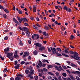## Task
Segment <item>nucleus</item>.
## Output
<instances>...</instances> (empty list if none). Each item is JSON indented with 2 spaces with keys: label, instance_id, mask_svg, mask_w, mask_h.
I'll return each mask as SVG.
<instances>
[{
  "label": "nucleus",
  "instance_id": "2",
  "mask_svg": "<svg viewBox=\"0 0 80 80\" xmlns=\"http://www.w3.org/2000/svg\"><path fill=\"white\" fill-rule=\"evenodd\" d=\"M12 55H13L12 53H9L8 52L7 54V57H8V58H9V59H10V60H11V61H12V60H13V57H12Z\"/></svg>",
  "mask_w": 80,
  "mask_h": 80
},
{
  "label": "nucleus",
  "instance_id": "50",
  "mask_svg": "<svg viewBox=\"0 0 80 80\" xmlns=\"http://www.w3.org/2000/svg\"><path fill=\"white\" fill-rule=\"evenodd\" d=\"M15 63H14V65H16L17 64V63H18V61H15Z\"/></svg>",
  "mask_w": 80,
  "mask_h": 80
},
{
  "label": "nucleus",
  "instance_id": "49",
  "mask_svg": "<svg viewBox=\"0 0 80 80\" xmlns=\"http://www.w3.org/2000/svg\"><path fill=\"white\" fill-rule=\"evenodd\" d=\"M25 63V61H22L21 62V65H23V64H24Z\"/></svg>",
  "mask_w": 80,
  "mask_h": 80
},
{
  "label": "nucleus",
  "instance_id": "35",
  "mask_svg": "<svg viewBox=\"0 0 80 80\" xmlns=\"http://www.w3.org/2000/svg\"><path fill=\"white\" fill-rule=\"evenodd\" d=\"M18 12L19 14H20V15H22V12L20 10H18Z\"/></svg>",
  "mask_w": 80,
  "mask_h": 80
},
{
  "label": "nucleus",
  "instance_id": "44",
  "mask_svg": "<svg viewBox=\"0 0 80 80\" xmlns=\"http://www.w3.org/2000/svg\"><path fill=\"white\" fill-rule=\"evenodd\" d=\"M43 70L44 72H47V69L45 68H43Z\"/></svg>",
  "mask_w": 80,
  "mask_h": 80
},
{
  "label": "nucleus",
  "instance_id": "5",
  "mask_svg": "<svg viewBox=\"0 0 80 80\" xmlns=\"http://www.w3.org/2000/svg\"><path fill=\"white\" fill-rule=\"evenodd\" d=\"M34 45H36V47H40L42 46V44L40 43H36L34 44Z\"/></svg>",
  "mask_w": 80,
  "mask_h": 80
},
{
  "label": "nucleus",
  "instance_id": "47",
  "mask_svg": "<svg viewBox=\"0 0 80 80\" xmlns=\"http://www.w3.org/2000/svg\"><path fill=\"white\" fill-rule=\"evenodd\" d=\"M3 16L4 18H7V15L4 14L3 15Z\"/></svg>",
  "mask_w": 80,
  "mask_h": 80
},
{
  "label": "nucleus",
  "instance_id": "45",
  "mask_svg": "<svg viewBox=\"0 0 80 80\" xmlns=\"http://www.w3.org/2000/svg\"><path fill=\"white\" fill-rule=\"evenodd\" d=\"M7 68H5L3 71V72H7Z\"/></svg>",
  "mask_w": 80,
  "mask_h": 80
},
{
  "label": "nucleus",
  "instance_id": "7",
  "mask_svg": "<svg viewBox=\"0 0 80 80\" xmlns=\"http://www.w3.org/2000/svg\"><path fill=\"white\" fill-rule=\"evenodd\" d=\"M71 73H74V74H76V73H77V74H80V72L79 71H76L75 72H72Z\"/></svg>",
  "mask_w": 80,
  "mask_h": 80
},
{
  "label": "nucleus",
  "instance_id": "46",
  "mask_svg": "<svg viewBox=\"0 0 80 80\" xmlns=\"http://www.w3.org/2000/svg\"><path fill=\"white\" fill-rule=\"evenodd\" d=\"M0 58H1V60H3L4 59H5L4 58L2 57V56L0 55Z\"/></svg>",
  "mask_w": 80,
  "mask_h": 80
},
{
  "label": "nucleus",
  "instance_id": "48",
  "mask_svg": "<svg viewBox=\"0 0 80 80\" xmlns=\"http://www.w3.org/2000/svg\"><path fill=\"white\" fill-rule=\"evenodd\" d=\"M4 39L5 40H8V37H6Z\"/></svg>",
  "mask_w": 80,
  "mask_h": 80
},
{
  "label": "nucleus",
  "instance_id": "25",
  "mask_svg": "<svg viewBox=\"0 0 80 80\" xmlns=\"http://www.w3.org/2000/svg\"><path fill=\"white\" fill-rule=\"evenodd\" d=\"M21 80V78H20L19 77H16L15 78V80Z\"/></svg>",
  "mask_w": 80,
  "mask_h": 80
},
{
  "label": "nucleus",
  "instance_id": "19",
  "mask_svg": "<svg viewBox=\"0 0 80 80\" xmlns=\"http://www.w3.org/2000/svg\"><path fill=\"white\" fill-rule=\"evenodd\" d=\"M33 12H36V7L33 6Z\"/></svg>",
  "mask_w": 80,
  "mask_h": 80
},
{
  "label": "nucleus",
  "instance_id": "26",
  "mask_svg": "<svg viewBox=\"0 0 80 80\" xmlns=\"http://www.w3.org/2000/svg\"><path fill=\"white\" fill-rule=\"evenodd\" d=\"M62 75L63 76V77H67V74L66 73H63L62 74Z\"/></svg>",
  "mask_w": 80,
  "mask_h": 80
},
{
  "label": "nucleus",
  "instance_id": "61",
  "mask_svg": "<svg viewBox=\"0 0 80 80\" xmlns=\"http://www.w3.org/2000/svg\"><path fill=\"white\" fill-rule=\"evenodd\" d=\"M18 28L19 29H20L21 30H23L22 28H21L20 27V26H19V27H18Z\"/></svg>",
  "mask_w": 80,
  "mask_h": 80
},
{
  "label": "nucleus",
  "instance_id": "12",
  "mask_svg": "<svg viewBox=\"0 0 80 80\" xmlns=\"http://www.w3.org/2000/svg\"><path fill=\"white\" fill-rule=\"evenodd\" d=\"M20 67V66H19V64H17V66H14L15 68H16V69H19V68Z\"/></svg>",
  "mask_w": 80,
  "mask_h": 80
},
{
  "label": "nucleus",
  "instance_id": "15",
  "mask_svg": "<svg viewBox=\"0 0 80 80\" xmlns=\"http://www.w3.org/2000/svg\"><path fill=\"white\" fill-rule=\"evenodd\" d=\"M34 72V71L33 70H31L30 71V72H29L31 74H32V75H33V73Z\"/></svg>",
  "mask_w": 80,
  "mask_h": 80
},
{
  "label": "nucleus",
  "instance_id": "20",
  "mask_svg": "<svg viewBox=\"0 0 80 80\" xmlns=\"http://www.w3.org/2000/svg\"><path fill=\"white\" fill-rule=\"evenodd\" d=\"M53 67V65H48V68L49 69L50 68H52Z\"/></svg>",
  "mask_w": 80,
  "mask_h": 80
},
{
  "label": "nucleus",
  "instance_id": "59",
  "mask_svg": "<svg viewBox=\"0 0 80 80\" xmlns=\"http://www.w3.org/2000/svg\"><path fill=\"white\" fill-rule=\"evenodd\" d=\"M57 55L58 56V57H61L62 56V54H60V53H58V54H57Z\"/></svg>",
  "mask_w": 80,
  "mask_h": 80
},
{
  "label": "nucleus",
  "instance_id": "28",
  "mask_svg": "<svg viewBox=\"0 0 80 80\" xmlns=\"http://www.w3.org/2000/svg\"><path fill=\"white\" fill-rule=\"evenodd\" d=\"M71 66H72V67H77V66L76 65H75L72 63H71Z\"/></svg>",
  "mask_w": 80,
  "mask_h": 80
},
{
  "label": "nucleus",
  "instance_id": "40",
  "mask_svg": "<svg viewBox=\"0 0 80 80\" xmlns=\"http://www.w3.org/2000/svg\"><path fill=\"white\" fill-rule=\"evenodd\" d=\"M76 78L77 80H80V78L78 76L76 77Z\"/></svg>",
  "mask_w": 80,
  "mask_h": 80
},
{
  "label": "nucleus",
  "instance_id": "55",
  "mask_svg": "<svg viewBox=\"0 0 80 80\" xmlns=\"http://www.w3.org/2000/svg\"><path fill=\"white\" fill-rule=\"evenodd\" d=\"M43 35L44 36H46V32H43Z\"/></svg>",
  "mask_w": 80,
  "mask_h": 80
},
{
  "label": "nucleus",
  "instance_id": "41",
  "mask_svg": "<svg viewBox=\"0 0 80 80\" xmlns=\"http://www.w3.org/2000/svg\"><path fill=\"white\" fill-rule=\"evenodd\" d=\"M33 53L34 55H37V51H34Z\"/></svg>",
  "mask_w": 80,
  "mask_h": 80
},
{
  "label": "nucleus",
  "instance_id": "36",
  "mask_svg": "<svg viewBox=\"0 0 80 80\" xmlns=\"http://www.w3.org/2000/svg\"><path fill=\"white\" fill-rule=\"evenodd\" d=\"M19 45H22H22H23V43H22V41L21 40L20 41V43H19Z\"/></svg>",
  "mask_w": 80,
  "mask_h": 80
},
{
  "label": "nucleus",
  "instance_id": "1",
  "mask_svg": "<svg viewBox=\"0 0 80 80\" xmlns=\"http://www.w3.org/2000/svg\"><path fill=\"white\" fill-rule=\"evenodd\" d=\"M17 18H18V22L20 23H22V22H23L24 21H25V22H28V20H27V19L26 18H21L20 19V18L19 17L17 16Z\"/></svg>",
  "mask_w": 80,
  "mask_h": 80
},
{
  "label": "nucleus",
  "instance_id": "60",
  "mask_svg": "<svg viewBox=\"0 0 80 80\" xmlns=\"http://www.w3.org/2000/svg\"><path fill=\"white\" fill-rule=\"evenodd\" d=\"M48 79H52V77L51 76H49L48 77Z\"/></svg>",
  "mask_w": 80,
  "mask_h": 80
},
{
  "label": "nucleus",
  "instance_id": "21",
  "mask_svg": "<svg viewBox=\"0 0 80 80\" xmlns=\"http://www.w3.org/2000/svg\"><path fill=\"white\" fill-rule=\"evenodd\" d=\"M14 58H18L19 56L17 54H14Z\"/></svg>",
  "mask_w": 80,
  "mask_h": 80
},
{
  "label": "nucleus",
  "instance_id": "63",
  "mask_svg": "<svg viewBox=\"0 0 80 80\" xmlns=\"http://www.w3.org/2000/svg\"><path fill=\"white\" fill-rule=\"evenodd\" d=\"M53 78L55 80H58V79L55 77H53Z\"/></svg>",
  "mask_w": 80,
  "mask_h": 80
},
{
  "label": "nucleus",
  "instance_id": "53",
  "mask_svg": "<svg viewBox=\"0 0 80 80\" xmlns=\"http://www.w3.org/2000/svg\"><path fill=\"white\" fill-rule=\"evenodd\" d=\"M64 52L65 53H69V52H68V51L67 50V49H65Z\"/></svg>",
  "mask_w": 80,
  "mask_h": 80
},
{
  "label": "nucleus",
  "instance_id": "27",
  "mask_svg": "<svg viewBox=\"0 0 80 80\" xmlns=\"http://www.w3.org/2000/svg\"><path fill=\"white\" fill-rule=\"evenodd\" d=\"M3 10L4 11V12H6V13H8V10L7 9H4Z\"/></svg>",
  "mask_w": 80,
  "mask_h": 80
},
{
  "label": "nucleus",
  "instance_id": "33",
  "mask_svg": "<svg viewBox=\"0 0 80 80\" xmlns=\"http://www.w3.org/2000/svg\"><path fill=\"white\" fill-rule=\"evenodd\" d=\"M24 53L26 54V55L27 56H28V55H29V52H24Z\"/></svg>",
  "mask_w": 80,
  "mask_h": 80
},
{
  "label": "nucleus",
  "instance_id": "22",
  "mask_svg": "<svg viewBox=\"0 0 80 80\" xmlns=\"http://www.w3.org/2000/svg\"><path fill=\"white\" fill-rule=\"evenodd\" d=\"M47 62V63H49V62L48 61V60H44L43 61H42V62H43V63L45 62Z\"/></svg>",
  "mask_w": 80,
  "mask_h": 80
},
{
  "label": "nucleus",
  "instance_id": "37",
  "mask_svg": "<svg viewBox=\"0 0 80 80\" xmlns=\"http://www.w3.org/2000/svg\"><path fill=\"white\" fill-rule=\"evenodd\" d=\"M62 67L63 68H64V69H67V67H66L65 66L62 65Z\"/></svg>",
  "mask_w": 80,
  "mask_h": 80
},
{
  "label": "nucleus",
  "instance_id": "30",
  "mask_svg": "<svg viewBox=\"0 0 80 80\" xmlns=\"http://www.w3.org/2000/svg\"><path fill=\"white\" fill-rule=\"evenodd\" d=\"M48 74L49 75H53V76H54V74L52 73V72H48Z\"/></svg>",
  "mask_w": 80,
  "mask_h": 80
},
{
  "label": "nucleus",
  "instance_id": "64",
  "mask_svg": "<svg viewBox=\"0 0 80 80\" xmlns=\"http://www.w3.org/2000/svg\"><path fill=\"white\" fill-rule=\"evenodd\" d=\"M55 68H56V69L57 70L59 68H58V67L57 66H55Z\"/></svg>",
  "mask_w": 80,
  "mask_h": 80
},
{
  "label": "nucleus",
  "instance_id": "6",
  "mask_svg": "<svg viewBox=\"0 0 80 80\" xmlns=\"http://www.w3.org/2000/svg\"><path fill=\"white\" fill-rule=\"evenodd\" d=\"M78 54L77 53V52H75L74 53V55L73 56V57H74L75 58H78Z\"/></svg>",
  "mask_w": 80,
  "mask_h": 80
},
{
  "label": "nucleus",
  "instance_id": "9",
  "mask_svg": "<svg viewBox=\"0 0 80 80\" xmlns=\"http://www.w3.org/2000/svg\"><path fill=\"white\" fill-rule=\"evenodd\" d=\"M39 50L41 51V50H45V48L44 47H40V48H39Z\"/></svg>",
  "mask_w": 80,
  "mask_h": 80
},
{
  "label": "nucleus",
  "instance_id": "62",
  "mask_svg": "<svg viewBox=\"0 0 80 80\" xmlns=\"http://www.w3.org/2000/svg\"><path fill=\"white\" fill-rule=\"evenodd\" d=\"M23 58H24V57H26V54L24 53V54L23 56Z\"/></svg>",
  "mask_w": 80,
  "mask_h": 80
},
{
  "label": "nucleus",
  "instance_id": "3",
  "mask_svg": "<svg viewBox=\"0 0 80 80\" xmlns=\"http://www.w3.org/2000/svg\"><path fill=\"white\" fill-rule=\"evenodd\" d=\"M50 48L51 50H52V53L53 54L56 53L57 55V54H58V51L56 52V49H55V48H53H53H52L51 47Z\"/></svg>",
  "mask_w": 80,
  "mask_h": 80
},
{
  "label": "nucleus",
  "instance_id": "57",
  "mask_svg": "<svg viewBox=\"0 0 80 80\" xmlns=\"http://www.w3.org/2000/svg\"><path fill=\"white\" fill-rule=\"evenodd\" d=\"M66 71H67V72H68V73H69V74H70V73H71L70 71L68 70H67Z\"/></svg>",
  "mask_w": 80,
  "mask_h": 80
},
{
  "label": "nucleus",
  "instance_id": "24",
  "mask_svg": "<svg viewBox=\"0 0 80 80\" xmlns=\"http://www.w3.org/2000/svg\"><path fill=\"white\" fill-rule=\"evenodd\" d=\"M67 11L68 12H70L72 11V10H71V9L70 8H68V9L67 10Z\"/></svg>",
  "mask_w": 80,
  "mask_h": 80
},
{
  "label": "nucleus",
  "instance_id": "8",
  "mask_svg": "<svg viewBox=\"0 0 80 80\" xmlns=\"http://www.w3.org/2000/svg\"><path fill=\"white\" fill-rule=\"evenodd\" d=\"M39 63H38V64L40 67H42V62L40 61H39Z\"/></svg>",
  "mask_w": 80,
  "mask_h": 80
},
{
  "label": "nucleus",
  "instance_id": "58",
  "mask_svg": "<svg viewBox=\"0 0 80 80\" xmlns=\"http://www.w3.org/2000/svg\"><path fill=\"white\" fill-rule=\"evenodd\" d=\"M31 74H28V77H29V78H30V77H31V76L32 75Z\"/></svg>",
  "mask_w": 80,
  "mask_h": 80
},
{
  "label": "nucleus",
  "instance_id": "4",
  "mask_svg": "<svg viewBox=\"0 0 80 80\" xmlns=\"http://www.w3.org/2000/svg\"><path fill=\"white\" fill-rule=\"evenodd\" d=\"M9 51H10L9 48H7L5 49L4 50L5 54H7L8 53V52Z\"/></svg>",
  "mask_w": 80,
  "mask_h": 80
},
{
  "label": "nucleus",
  "instance_id": "18",
  "mask_svg": "<svg viewBox=\"0 0 80 80\" xmlns=\"http://www.w3.org/2000/svg\"><path fill=\"white\" fill-rule=\"evenodd\" d=\"M62 54L63 56H64V57H69V56H68V55H66V54L63 53H62Z\"/></svg>",
  "mask_w": 80,
  "mask_h": 80
},
{
  "label": "nucleus",
  "instance_id": "39",
  "mask_svg": "<svg viewBox=\"0 0 80 80\" xmlns=\"http://www.w3.org/2000/svg\"><path fill=\"white\" fill-rule=\"evenodd\" d=\"M58 79L59 80H62V77L60 76H59L58 77Z\"/></svg>",
  "mask_w": 80,
  "mask_h": 80
},
{
  "label": "nucleus",
  "instance_id": "52",
  "mask_svg": "<svg viewBox=\"0 0 80 80\" xmlns=\"http://www.w3.org/2000/svg\"><path fill=\"white\" fill-rule=\"evenodd\" d=\"M45 28L46 30H48L49 28L48 27H47V26H45Z\"/></svg>",
  "mask_w": 80,
  "mask_h": 80
},
{
  "label": "nucleus",
  "instance_id": "31",
  "mask_svg": "<svg viewBox=\"0 0 80 80\" xmlns=\"http://www.w3.org/2000/svg\"><path fill=\"white\" fill-rule=\"evenodd\" d=\"M25 72L26 74H28L29 73V71L28 69H26L25 71Z\"/></svg>",
  "mask_w": 80,
  "mask_h": 80
},
{
  "label": "nucleus",
  "instance_id": "11",
  "mask_svg": "<svg viewBox=\"0 0 80 80\" xmlns=\"http://www.w3.org/2000/svg\"><path fill=\"white\" fill-rule=\"evenodd\" d=\"M26 34L27 35V36L28 37L30 36V32L28 31L26 32Z\"/></svg>",
  "mask_w": 80,
  "mask_h": 80
},
{
  "label": "nucleus",
  "instance_id": "29",
  "mask_svg": "<svg viewBox=\"0 0 80 80\" xmlns=\"http://www.w3.org/2000/svg\"><path fill=\"white\" fill-rule=\"evenodd\" d=\"M33 28H34V29H36L38 30V28L35 25H34L33 27Z\"/></svg>",
  "mask_w": 80,
  "mask_h": 80
},
{
  "label": "nucleus",
  "instance_id": "51",
  "mask_svg": "<svg viewBox=\"0 0 80 80\" xmlns=\"http://www.w3.org/2000/svg\"><path fill=\"white\" fill-rule=\"evenodd\" d=\"M34 78H35V80H37V79H38V76H34Z\"/></svg>",
  "mask_w": 80,
  "mask_h": 80
},
{
  "label": "nucleus",
  "instance_id": "43",
  "mask_svg": "<svg viewBox=\"0 0 80 80\" xmlns=\"http://www.w3.org/2000/svg\"><path fill=\"white\" fill-rule=\"evenodd\" d=\"M69 53L70 54H73L75 53L73 51H69Z\"/></svg>",
  "mask_w": 80,
  "mask_h": 80
},
{
  "label": "nucleus",
  "instance_id": "38",
  "mask_svg": "<svg viewBox=\"0 0 80 80\" xmlns=\"http://www.w3.org/2000/svg\"><path fill=\"white\" fill-rule=\"evenodd\" d=\"M59 68L60 69V70H62L63 71H64V70H63V68H62V67H61V65L59 66Z\"/></svg>",
  "mask_w": 80,
  "mask_h": 80
},
{
  "label": "nucleus",
  "instance_id": "16",
  "mask_svg": "<svg viewBox=\"0 0 80 80\" xmlns=\"http://www.w3.org/2000/svg\"><path fill=\"white\" fill-rule=\"evenodd\" d=\"M17 77H21L22 78L23 77V75H22L21 74H18L17 75Z\"/></svg>",
  "mask_w": 80,
  "mask_h": 80
},
{
  "label": "nucleus",
  "instance_id": "10",
  "mask_svg": "<svg viewBox=\"0 0 80 80\" xmlns=\"http://www.w3.org/2000/svg\"><path fill=\"white\" fill-rule=\"evenodd\" d=\"M33 36L35 37H37V38L36 39V40H38V38H39V36L38 35L36 34H34Z\"/></svg>",
  "mask_w": 80,
  "mask_h": 80
},
{
  "label": "nucleus",
  "instance_id": "34",
  "mask_svg": "<svg viewBox=\"0 0 80 80\" xmlns=\"http://www.w3.org/2000/svg\"><path fill=\"white\" fill-rule=\"evenodd\" d=\"M70 38H71V40H72L73 38H75V37H74L72 35H71L70 36Z\"/></svg>",
  "mask_w": 80,
  "mask_h": 80
},
{
  "label": "nucleus",
  "instance_id": "13",
  "mask_svg": "<svg viewBox=\"0 0 80 80\" xmlns=\"http://www.w3.org/2000/svg\"><path fill=\"white\" fill-rule=\"evenodd\" d=\"M22 31H23L24 30V31H28V28H27L26 27H23L22 28Z\"/></svg>",
  "mask_w": 80,
  "mask_h": 80
},
{
  "label": "nucleus",
  "instance_id": "42",
  "mask_svg": "<svg viewBox=\"0 0 80 80\" xmlns=\"http://www.w3.org/2000/svg\"><path fill=\"white\" fill-rule=\"evenodd\" d=\"M68 8L67 7L65 6L63 7V9H64V10H67V9Z\"/></svg>",
  "mask_w": 80,
  "mask_h": 80
},
{
  "label": "nucleus",
  "instance_id": "54",
  "mask_svg": "<svg viewBox=\"0 0 80 80\" xmlns=\"http://www.w3.org/2000/svg\"><path fill=\"white\" fill-rule=\"evenodd\" d=\"M0 9H4V8L2 5H0Z\"/></svg>",
  "mask_w": 80,
  "mask_h": 80
},
{
  "label": "nucleus",
  "instance_id": "14",
  "mask_svg": "<svg viewBox=\"0 0 80 80\" xmlns=\"http://www.w3.org/2000/svg\"><path fill=\"white\" fill-rule=\"evenodd\" d=\"M13 20L14 22H15V23H18V21H17V20H16L15 18H13Z\"/></svg>",
  "mask_w": 80,
  "mask_h": 80
},
{
  "label": "nucleus",
  "instance_id": "32",
  "mask_svg": "<svg viewBox=\"0 0 80 80\" xmlns=\"http://www.w3.org/2000/svg\"><path fill=\"white\" fill-rule=\"evenodd\" d=\"M57 50H58V51H59V52H61L62 49L60 48H58L56 49Z\"/></svg>",
  "mask_w": 80,
  "mask_h": 80
},
{
  "label": "nucleus",
  "instance_id": "56",
  "mask_svg": "<svg viewBox=\"0 0 80 80\" xmlns=\"http://www.w3.org/2000/svg\"><path fill=\"white\" fill-rule=\"evenodd\" d=\"M55 74L56 76H58V75H59V73H58V72H56L55 73Z\"/></svg>",
  "mask_w": 80,
  "mask_h": 80
},
{
  "label": "nucleus",
  "instance_id": "23",
  "mask_svg": "<svg viewBox=\"0 0 80 80\" xmlns=\"http://www.w3.org/2000/svg\"><path fill=\"white\" fill-rule=\"evenodd\" d=\"M70 57H72V58H74V59H75V60H78V59L75 58V57L73 56H72V55H70Z\"/></svg>",
  "mask_w": 80,
  "mask_h": 80
},
{
  "label": "nucleus",
  "instance_id": "17",
  "mask_svg": "<svg viewBox=\"0 0 80 80\" xmlns=\"http://www.w3.org/2000/svg\"><path fill=\"white\" fill-rule=\"evenodd\" d=\"M69 77H70V78H71V79H72V80H75V78H74L73 77V76H72L71 75H69Z\"/></svg>",
  "mask_w": 80,
  "mask_h": 80
}]
</instances>
